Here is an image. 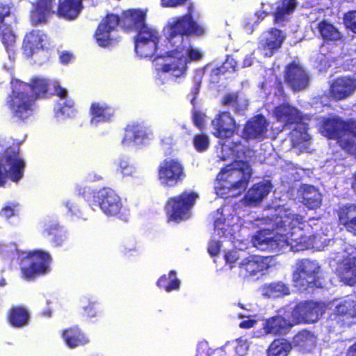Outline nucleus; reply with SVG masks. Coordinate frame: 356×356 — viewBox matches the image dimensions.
<instances>
[{
  "label": "nucleus",
  "mask_w": 356,
  "mask_h": 356,
  "mask_svg": "<svg viewBox=\"0 0 356 356\" xmlns=\"http://www.w3.org/2000/svg\"><path fill=\"white\" fill-rule=\"evenodd\" d=\"M276 214L267 217L266 222L270 228L257 232L253 243L258 249L264 251L279 252L291 246L296 251L318 248L320 237L314 234L307 236L302 229L305 217L289 209H279Z\"/></svg>",
  "instance_id": "obj_1"
},
{
  "label": "nucleus",
  "mask_w": 356,
  "mask_h": 356,
  "mask_svg": "<svg viewBox=\"0 0 356 356\" xmlns=\"http://www.w3.org/2000/svg\"><path fill=\"white\" fill-rule=\"evenodd\" d=\"M165 38L171 49L166 54L175 60L162 65L161 71L179 78L187 71V61H199L202 54L197 49L190 46L191 37L200 38L206 34L205 27L194 19L192 13L174 17L165 26Z\"/></svg>",
  "instance_id": "obj_2"
},
{
  "label": "nucleus",
  "mask_w": 356,
  "mask_h": 356,
  "mask_svg": "<svg viewBox=\"0 0 356 356\" xmlns=\"http://www.w3.org/2000/svg\"><path fill=\"white\" fill-rule=\"evenodd\" d=\"M49 86L50 81L41 77H33L30 83L15 81L6 101L11 118L19 123L26 122L35 113L36 100L51 95Z\"/></svg>",
  "instance_id": "obj_3"
},
{
  "label": "nucleus",
  "mask_w": 356,
  "mask_h": 356,
  "mask_svg": "<svg viewBox=\"0 0 356 356\" xmlns=\"http://www.w3.org/2000/svg\"><path fill=\"white\" fill-rule=\"evenodd\" d=\"M147 11L142 9H128L122 13L121 17L116 14L108 13L99 24L94 37L102 47H108L112 40L111 32L121 23L127 31H136L144 27L146 24Z\"/></svg>",
  "instance_id": "obj_4"
},
{
  "label": "nucleus",
  "mask_w": 356,
  "mask_h": 356,
  "mask_svg": "<svg viewBox=\"0 0 356 356\" xmlns=\"http://www.w3.org/2000/svg\"><path fill=\"white\" fill-rule=\"evenodd\" d=\"M198 198L199 194L190 190H184L177 195L169 197L164 205L168 222L179 223L188 220Z\"/></svg>",
  "instance_id": "obj_5"
},
{
  "label": "nucleus",
  "mask_w": 356,
  "mask_h": 356,
  "mask_svg": "<svg viewBox=\"0 0 356 356\" xmlns=\"http://www.w3.org/2000/svg\"><path fill=\"white\" fill-rule=\"evenodd\" d=\"M320 271L321 267L316 261L308 259L298 260L292 274L294 286L300 291L321 287Z\"/></svg>",
  "instance_id": "obj_6"
},
{
  "label": "nucleus",
  "mask_w": 356,
  "mask_h": 356,
  "mask_svg": "<svg viewBox=\"0 0 356 356\" xmlns=\"http://www.w3.org/2000/svg\"><path fill=\"white\" fill-rule=\"evenodd\" d=\"M347 120L338 116L330 117L322 121L321 130L329 139L336 140L339 145L347 153L356 156V143L353 139L345 138Z\"/></svg>",
  "instance_id": "obj_7"
},
{
  "label": "nucleus",
  "mask_w": 356,
  "mask_h": 356,
  "mask_svg": "<svg viewBox=\"0 0 356 356\" xmlns=\"http://www.w3.org/2000/svg\"><path fill=\"white\" fill-rule=\"evenodd\" d=\"M252 176V168L248 161L235 160L222 168L217 175L220 181H227L229 178H238L225 187L229 189H238V193L245 191Z\"/></svg>",
  "instance_id": "obj_8"
},
{
  "label": "nucleus",
  "mask_w": 356,
  "mask_h": 356,
  "mask_svg": "<svg viewBox=\"0 0 356 356\" xmlns=\"http://www.w3.org/2000/svg\"><path fill=\"white\" fill-rule=\"evenodd\" d=\"M186 177L184 165L178 158L167 157L157 167V179L164 187H175Z\"/></svg>",
  "instance_id": "obj_9"
},
{
  "label": "nucleus",
  "mask_w": 356,
  "mask_h": 356,
  "mask_svg": "<svg viewBox=\"0 0 356 356\" xmlns=\"http://www.w3.org/2000/svg\"><path fill=\"white\" fill-rule=\"evenodd\" d=\"M24 261L26 264L21 266L22 276L24 280L31 281L49 270L51 257L47 252L36 250L29 252Z\"/></svg>",
  "instance_id": "obj_10"
},
{
  "label": "nucleus",
  "mask_w": 356,
  "mask_h": 356,
  "mask_svg": "<svg viewBox=\"0 0 356 356\" xmlns=\"http://www.w3.org/2000/svg\"><path fill=\"white\" fill-rule=\"evenodd\" d=\"M135 32L134 49L136 54L140 58H158L159 56L156 55L159 42L158 32L147 24Z\"/></svg>",
  "instance_id": "obj_11"
},
{
  "label": "nucleus",
  "mask_w": 356,
  "mask_h": 356,
  "mask_svg": "<svg viewBox=\"0 0 356 356\" xmlns=\"http://www.w3.org/2000/svg\"><path fill=\"white\" fill-rule=\"evenodd\" d=\"M17 22V17L10 3H0V40L7 52L14 50L16 35L12 25Z\"/></svg>",
  "instance_id": "obj_12"
},
{
  "label": "nucleus",
  "mask_w": 356,
  "mask_h": 356,
  "mask_svg": "<svg viewBox=\"0 0 356 356\" xmlns=\"http://www.w3.org/2000/svg\"><path fill=\"white\" fill-rule=\"evenodd\" d=\"M1 161L8 166L7 174L13 182H18L24 174L26 163L19 155V148L17 146H9L3 151Z\"/></svg>",
  "instance_id": "obj_13"
},
{
  "label": "nucleus",
  "mask_w": 356,
  "mask_h": 356,
  "mask_svg": "<svg viewBox=\"0 0 356 356\" xmlns=\"http://www.w3.org/2000/svg\"><path fill=\"white\" fill-rule=\"evenodd\" d=\"M284 77L286 83L294 92L303 90L309 86V74L302 66L295 62L286 65Z\"/></svg>",
  "instance_id": "obj_14"
},
{
  "label": "nucleus",
  "mask_w": 356,
  "mask_h": 356,
  "mask_svg": "<svg viewBox=\"0 0 356 356\" xmlns=\"http://www.w3.org/2000/svg\"><path fill=\"white\" fill-rule=\"evenodd\" d=\"M213 135L220 139L232 138L238 131V125L229 111H220L211 121Z\"/></svg>",
  "instance_id": "obj_15"
},
{
  "label": "nucleus",
  "mask_w": 356,
  "mask_h": 356,
  "mask_svg": "<svg viewBox=\"0 0 356 356\" xmlns=\"http://www.w3.org/2000/svg\"><path fill=\"white\" fill-rule=\"evenodd\" d=\"M321 314V305L313 301H304L298 303L291 312V316L296 323L316 322Z\"/></svg>",
  "instance_id": "obj_16"
},
{
  "label": "nucleus",
  "mask_w": 356,
  "mask_h": 356,
  "mask_svg": "<svg viewBox=\"0 0 356 356\" xmlns=\"http://www.w3.org/2000/svg\"><path fill=\"white\" fill-rule=\"evenodd\" d=\"M98 203L102 211L107 216H115L120 213L122 202L120 197L111 188H103L97 193Z\"/></svg>",
  "instance_id": "obj_17"
},
{
  "label": "nucleus",
  "mask_w": 356,
  "mask_h": 356,
  "mask_svg": "<svg viewBox=\"0 0 356 356\" xmlns=\"http://www.w3.org/2000/svg\"><path fill=\"white\" fill-rule=\"evenodd\" d=\"M356 90V79L349 76L334 79L329 88L328 95L334 101H341L353 95Z\"/></svg>",
  "instance_id": "obj_18"
},
{
  "label": "nucleus",
  "mask_w": 356,
  "mask_h": 356,
  "mask_svg": "<svg viewBox=\"0 0 356 356\" xmlns=\"http://www.w3.org/2000/svg\"><path fill=\"white\" fill-rule=\"evenodd\" d=\"M338 275L347 284H356V248H351L337 267Z\"/></svg>",
  "instance_id": "obj_19"
},
{
  "label": "nucleus",
  "mask_w": 356,
  "mask_h": 356,
  "mask_svg": "<svg viewBox=\"0 0 356 356\" xmlns=\"http://www.w3.org/2000/svg\"><path fill=\"white\" fill-rule=\"evenodd\" d=\"M318 38L323 42V44H337L343 41V34L333 23L328 19L319 21L315 27Z\"/></svg>",
  "instance_id": "obj_20"
},
{
  "label": "nucleus",
  "mask_w": 356,
  "mask_h": 356,
  "mask_svg": "<svg viewBox=\"0 0 356 356\" xmlns=\"http://www.w3.org/2000/svg\"><path fill=\"white\" fill-rule=\"evenodd\" d=\"M268 123L262 114H258L244 124L243 129V137L245 140L262 139L265 137L268 131Z\"/></svg>",
  "instance_id": "obj_21"
},
{
  "label": "nucleus",
  "mask_w": 356,
  "mask_h": 356,
  "mask_svg": "<svg viewBox=\"0 0 356 356\" xmlns=\"http://www.w3.org/2000/svg\"><path fill=\"white\" fill-rule=\"evenodd\" d=\"M269 267L268 257L250 255L239 264L240 273L249 277L256 275L258 273L267 270Z\"/></svg>",
  "instance_id": "obj_22"
},
{
  "label": "nucleus",
  "mask_w": 356,
  "mask_h": 356,
  "mask_svg": "<svg viewBox=\"0 0 356 356\" xmlns=\"http://www.w3.org/2000/svg\"><path fill=\"white\" fill-rule=\"evenodd\" d=\"M284 39L282 31L271 28L264 33L259 42L260 48L265 51L266 56L270 57L281 47Z\"/></svg>",
  "instance_id": "obj_23"
},
{
  "label": "nucleus",
  "mask_w": 356,
  "mask_h": 356,
  "mask_svg": "<svg viewBox=\"0 0 356 356\" xmlns=\"http://www.w3.org/2000/svg\"><path fill=\"white\" fill-rule=\"evenodd\" d=\"M273 115L277 122L283 127L291 126L302 120L299 111L288 103H283L275 107Z\"/></svg>",
  "instance_id": "obj_24"
},
{
  "label": "nucleus",
  "mask_w": 356,
  "mask_h": 356,
  "mask_svg": "<svg viewBox=\"0 0 356 356\" xmlns=\"http://www.w3.org/2000/svg\"><path fill=\"white\" fill-rule=\"evenodd\" d=\"M113 106L101 102H93L89 108L91 124H99L111 122L115 115Z\"/></svg>",
  "instance_id": "obj_25"
},
{
  "label": "nucleus",
  "mask_w": 356,
  "mask_h": 356,
  "mask_svg": "<svg viewBox=\"0 0 356 356\" xmlns=\"http://www.w3.org/2000/svg\"><path fill=\"white\" fill-rule=\"evenodd\" d=\"M84 0H59L56 15L67 21L76 19L84 8Z\"/></svg>",
  "instance_id": "obj_26"
},
{
  "label": "nucleus",
  "mask_w": 356,
  "mask_h": 356,
  "mask_svg": "<svg viewBox=\"0 0 356 356\" xmlns=\"http://www.w3.org/2000/svg\"><path fill=\"white\" fill-rule=\"evenodd\" d=\"M298 197L300 202L310 210L316 209L321 205L322 195L313 185L302 184L298 191Z\"/></svg>",
  "instance_id": "obj_27"
},
{
  "label": "nucleus",
  "mask_w": 356,
  "mask_h": 356,
  "mask_svg": "<svg viewBox=\"0 0 356 356\" xmlns=\"http://www.w3.org/2000/svg\"><path fill=\"white\" fill-rule=\"evenodd\" d=\"M54 0H36L31 12V22L34 25L45 24L49 17L56 14Z\"/></svg>",
  "instance_id": "obj_28"
},
{
  "label": "nucleus",
  "mask_w": 356,
  "mask_h": 356,
  "mask_svg": "<svg viewBox=\"0 0 356 356\" xmlns=\"http://www.w3.org/2000/svg\"><path fill=\"white\" fill-rule=\"evenodd\" d=\"M338 222L347 232L356 236V204H346L337 211Z\"/></svg>",
  "instance_id": "obj_29"
},
{
  "label": "nucleus",
  "mask_w": 356,
  "mask_h": 356,
  "mask_svg": "<svg viewBox=\"0 0 356 356\" xmlns=\"http://www.w3.org/2000/svg\"><path fill=\"white\" fill-rule=\"evenodd\" d=\"M6 321L12 327H24L29 323L30 313L28 309L22 305H13L6 313Z\"/></svg>",
  "instance_id": "obj_30"
},
{
  "label": "nucleus",
  "mask_w": 356,
  "mask_h": 356,
  "mask_svg": "<svg viewBox=\"0 0 356 356\" xmlns=\"http://www.w3.org/2000/svg\"><path fill=\"white\" fill-rule=\"evenodd\" d=\"M61 337L70 348L85 346L90 341L88 336L77 325L64 329L61 332Z\"/></svg>",
  "instance_id": "obj_31"
},
{
  "label": "nucleus",
  "mask_w": 356,
  "mask_h": 356,
  "mask_svg": "<svg viewBox=\"0 0 356 356\" xmlns=\"http://www.w3.org/2000/svg\"><path fill=\"white\" fill-rule=\"evenodd\" d=\"M334 315L337 322H341V325H350L353 323L352 320L356 318V302L343 300L336 307Z\"/></svg>",
  "instance_id": "obj_32"
},
{
  "label": "nucleus",
  "mask_w": 356,
  "mask_h": 356,
  "mask_svg": "<svg viewBox=\"0 0 356 356\" xmlns=\"http://www.w3.org/2000/svg\"><path fill=\"white\" fill-rule=\"evenodd\" d=\"M124 136L122 140L124 145H129L131 143H141L147 138V133L145 127L138 122H132L126 126Z\"/></svg>",
  "instance_id": "obj_33"
},
{
  "label": "nucleus",
  "mask_w": 356,
  "mask_h": 356,
  "mask_svg": "<svg viewBox=\"0 0 356 356\" xmlns=\"http://www.w3.org/2000/svg\"><path fill=\"white\" fill-rule=\"evenodd\" d=\"M292 326L286 319L281 316H275L266 321L264 329L267 334L284 335Z\"/></svg>",
  "instance_id": "obj_34"
},
{
  "label": "nucleus",
  "mask_w": 356,
  "mask_h": 356,
  "mask_svg": "<svg viewBox=\"0 0 356 356\" xmlns=\"http://www.w3.org/2000/svg\"><path fill=\"white\" fill-rule=\"evenodd\" d=\"M43 38L41 31L33 30L25 35L22 48L24 54L32 56L35 49L42 47Z\"/></svg>",
  "instance_id": "obj_35"
},
{
  "label": "nucleus",
  "mask_w": 356,
  "mask_h": 356,
  "mask_svg": "<svg viewBox=\"0 0 356 356\" xmlns=\"http://www.w3.org/2000/svg\"><path fill=\"white\" fill-rule=\"evenodd\" d=\"M297 6L295 0H282L273 13L274 22L281 23L285 20V17L292 14Z\"/></svg>",
  "instance_id": "obj_36"
},
{
  "label": "nucleus",
  "mask_w": 356,
  "mask_h": 356,
  "mask_svg": "<svg viewBox=\"0 0 356 356\" xmlns=\"http://www.w3.org/2000/svg\"><path fill=\"white\" fill-rule=\"evenodd\" d=\"M156 286L166 292L178 290L180 286V281L177 277L176 271L171 270L168 275H161L156 282Z\"/></svg>",
  "instance_id": "obj_37"
},
{
  "label": "nucleus",
  "mask_w": 356,
  "mask_h": 356,
  "mask_svg": "<svg viewBox=\"0 0 356 356\" xmlns=\"http://www.w3.org/2000/svg\"><path fill=\"white\" fill-rule=\"evenodd\" d=\"M291 349L292 345L288 340L276 339L270 344L267 356H287Z\"/></svg>",
  "instance_id": "obj_38"
},
{
  "label": "nucleus",
  "mask_w": 356,
  "mask_h": 356,
  "mask_svg": "<svg viewBox=\"0 0 356 356\" xmlns=\"http://www.w3.org/2000/svg\"><path fill=\"white\" fill-rule=\"evenodd\" d=\"M270 192V186L267 184L259 182L254 184L248 191L245 196L251 204L259 202Z\"/></svg>",
  "instance_id": "obj_39"
},
{
  "label": "nucleus",
  "mask_w": 356,
  "mask_h": 356,
  "mask_svg": "<svg viewBox=\"0 0 356 356\" xmlns=\"http://www.w3.org/2000/svg\"><path fill=\"white\" fill-rule=\"evenodd\" d=\"M45 236L49 237L51 242L55 246L62 245L66 240L65 232L58 225H48L44 230Z\"/></svg>",
  "instance_id": "obj_40"
},
{
  "label": "nucleus",
  "mask_w": 356,
  "mask_h": 356,
  "mask_svg": "<svg viewBox=\"0 0 356 356\" xmlns=\"http://www.w3.org/2000/svg\"><path fill=\"white\" fill-rule=\"evenodd\" d=\"M264 295L268 298H279L289 294V286L282 282H272L264 289Z\"/></svg>",
  "instance_id": "obj_41"
},
{
  "label": "nucleus",
  "mask_w": 356,
  "mask_h": 356,
  "mask_svg": "<svg viewBox=\"0 0 356 356\" xmlns=\"http://www.w3.org/2000/svg\"><path fill=\"white\" fill-rule=\"evenodd\" d=\"M293 342L296 346L305 348L314 343V337L310 332L302 330L294 336Z\"/></svg>",
  "instance_id": "obj_42"
},
{
  "label": "nucleus",
  "mask_w": 356,
  "mask_h": 356,
  "mask_svg": "<svg viewBox=\"0 0 356 356\" xmlns=\"http://www.w3.org/2000/svg\"><path fill=\"white\" fill-rule=\"evenodd\" d=\"M237 70V62L230 55H227L222 65L216 67L214 71L216 75H222L226 73H233Z\"/></svg>",
  "instance_id": "obj_43"
},
{
  "label": "nucleus",
  "mask_w": 356,
  "mask_h": 356,
  "mask_svg": "<svg viewBox=\"0 0 356 356\" xmlns=\"http://www.w3.org/2000/svg\"><path fill=\"white\" fill-rule=\"evenodd\" d=\"M58 106V112L66 118L73 117L76 111L74 100L69 97L62 99Z\"/></svg>",
  "instance_id": "obj_44"
},
{
  "label": "nucleus",
  "mask_w": 356,
  "mask_h": 356,
  "mask_svg": "<svg viewBox=\"0 0 356 356\" xmlns=\"http://www.w3.org/2000/svg\"><path fill=\"white\" fill-rule=\"evenodd\" d=\"M193 144L197 152H203L209 147V138L205 134H197L193 138Z\"/></svg>",
  "instance_id": "obj_45"
},
{
  "label": "nucleus",
  "mask_w": 356,
  "mask_h": 356,
  "mask_svg": "<svg viewBox=\"0 0 356 356\" xmlns=\"http://www.w3.org/2000/svg\"><path fill=\"white\" fill-rule=\"evenodd\" d=\"M118 170L124 176H133L136 172L135 166L125 159H120L118 161Z\"/></svg>",
  "instance_id": "obj_46"
},
{
  "label": "nucleus",
  "mask_w": 356,
  "mask_h": 356,
  "mask_svg": "<svg viewBox=\"0 0 356 356\" xmlns=\"http://www.w3.org/2000/svg\"><path fill=\"white\" fill-rule=\"evenodd\" d=\"M343 20L346 27L356 33V10H350L345 13Z\"/></svg>",
  "instance_id": "obj_47"
},
{
  "label": "nucleus",
  "mask_w": 356,
  "mask_h": 356,
  "mask_svg": "<svg viewBox=\"0 0 356 356\" xmlns=\"http://www.w3.org/2000/svg\"><path fill=\"white\" fill-rule=\"evenodd\" d=\"M307 136L305 131L301 132L296 128L293 129L290 133L291 142L296 146L300 145L307 141L308 140Z\"/></svg>",
  "instance_id": "obj_48"
},
{
  "label": "nucleus",
  "mask_w": 356,
  "mask_h": 356,
  "mask_svg": "<svg viewBox=\"0 0 356 356\" xmlns=\"http://www.w3.org/2000/svg\"><path fill=\"white\" fill-rule=\"evenodd\" d=\"M248 106V102L246 99H237L236 102L234 104L233 108L236 114L243 115Z\"/></svg>",
  "instance_id": "obj_49"
},
{
  "label": "nucleus",
  "mask_w": 356,
  "mask_h": 356,
  "mask_svg": "<svg viewBox=\"0 0 356 356\" xmlns=\"http://www.w3.org/2000/svg\"><path fill=\"white\" fill-rule=\"evenodd\" d=\"M238 98L237 92H232L225 94L221 99V104L224 106H234Z\"/></svg>",
  "instance_id": "obj_50"
},
{
  "label": "nucleus",
  "mask_w": 356,
  "mask_h": 356,
  "mask_svg": "<svg viewBox=\"0 0 356 356\" xmlns=\"http://www.w3.org/2000/svg\"><path fill=\"white\" fill-rule=\"evenodd\" d=\"M18 207V204L9 203L3 207L1 210V215L8 219L15 215V209Z\"/></svg>",
  "instance_id": "obj_51"
},
{
  "label": "nucleus",
  "mask_w": 356,
  "mask_h": 356,
  "mask_svg": "<svg viewBox=\"0 0 356 356\" xmlns=\"http://www.w3.org/2000/svg\"><path fill=\"white\" fill-rule=\"evenodd\" d=\"M95 305L96 302H89L88 305L83 307V315L86 318H92L97 315L98 311Z\"/></svg>",
  "instance_id": "obj_52"
},
{
  "label": "nucleus",
  "mask_w": 356,
  "mask_h": 356,
  "mask_svg": "<svg viewBox=\"0 0 356 356\" xmlns=\"http://www.w3.org/2000/svg\"><path fill=\"white\" fill-rule=\"evenodd\" d=\"M221 248V242L219 241H211L209 242L208 245V252L211 256L217 255Z\"/></svg>",
  "instance_id": "obj_53"
},
{
  "label": "nucleus",
  "mask_w": 356,
  "mask_h": 356,
  "mask_svg": "<svg viewBox=\"0 0 356 356\" xmlns=\"http://www.w3.org/2000/svg\"><path fill=\"white\" fill-rule=\"evenodd\" d=\"M193 121L194 124L200 130L204 127V118L200 111L194 112L193 115Z\"/></svg>",
  "instance_id": "obj_54"
},
{
  "label": "nucleus",
  "mask_w": 356,
  "mask_h": 356,
  "mask_svg": "<svg viewBox=\"0 0 356 356\" xmlns=\"http://www.w3.org/2000/svg\"><path fill=\"white\" fill-rule=\"evenodd\" d=\"M54 95L60 97L61 99L68 97L67 90L60 86L57 82L54 83Z\"/></svg>",
  "instance_id": "obj_55"
},
{
  "label": "nucleus",
  "mask_w": 356,
  "mask_h": 356,
  "mask_svg": "<svg viewBox=\"0 0 356 356\" xmlns=\"http://www.w3.org/2000/svg\"><path fill=\"white\" fill-rule=\"evenodd\" d=\"M346 135H351L356 138V119L347 120Z\"/></svg>",
  "instance_id": "obj_56"
},
{
  "label": "nucleus",
  "mask_w": 356,
  "mask_h": 356,
  "mask_svg": "<svg viewBox=\"0 0 356 356\" xmlns=\"http://www.w3.org/2000/svg\"><path fill=\"white\" fill-rule=\"evenodd\" d=\"M200 86H201V81L199 80H197L193 86V88L191 90V94L193 95V98L191 99V103L193 104H195V101L197 98V96L198 95V94L200 92Z\"/></svg>",
  "instance_id": "obj_57"
},
{
  "label": "nucleus",
  "mask_w": 356,
  "mask_h": 356,
  "mask_svg": "<svg viewBox=\"0 0 356 356\" xmlns=\"http://www.w3.org/2000/svg\"><path fill=\"white\" fill-rule=\"evenodd\" d=\"M225 258L226 263L229 264L230 268H232V265L234 264L238 260L236 252H227L225 255Z\"/></svg>",
  "instance_id": "obj_58"
},
{
  "label": "nucleus",
  "mask_w": 356,
  "mask_h": 356,
  "mask_svg": "<svg viewBox=\"0 0 356 356\" xmlns=\"http://www.w3.org/2000/svg\"><path fill=\"white\" fill-rule=\"evenodd\" d=\"M7 177H8L7 170L4 168L3 164L0 162V187L5 185L6 183Z\"/></svg>",
  "instance_id": "obj_59"
},
{
  "label": "nucleus",
  "mask_w": 356,
  "mask_h": 356,
  "mask_svg": "<svg viewBox=\"0 0 356 356\" xmlns=\"http://www.w3.org/2000/svg\"><path fill=\"white\" fill-rule=\"evenodd\" d=\"M256 324V321L253 319H248L242 321L239 323V327L243 329H250L254 327V325Z\"/></svg>",
  "instance_id": "obj_60"
},
{
  "label": "nucleus",
  "mask_w": 356,
  "mask_h": 356,
  "mask_svg": "<svg viewBox=\"0 0 356 356\" xmlns=\"http://www.w3.org/2000/svg\"><path fill=\"white\" fill-rule=\"evenodd\" d=\"M72 58V54L67 51L62 52L60 55V60L63 64L69 63Z\"/></svg>",
  "instance_id": "obj_61"
},
{
  "label": "nucleus",
  "mask_w": 356,
  "mask_h": 356,
  "mask_svg": "<svg viewBox=\"0 0 356 356\" xmlns=\"http://www.w3.org/2000/svg\"><path fill=\"white\" fill-rule=\"evenodd\" d=\"M274 86L277 90V91L280 95H284V86L280 79H277L275 80Z\"/></svg>",
  "instance_id": "obj_62"
},
{
  "label": "nucleus",
  "mask_w": 356,
  "mask_h": 356,
  "mask_svg": "<svg viewBox=\"0 0 356 356\" xmlns=\"http://www.w3.org/2000/svg\"><path fill=\"white\" fill-rule=\"evenodd\" d=\"M346 356H356V341L349 347Z\"/></svg>",
  "instance_id": "obj_63"
},
{
  "label": "nucleus",
  "mask_w": 356,
  "mask_h": 356,
  "mask_svg": "<svg viewBox=\"0 0 356 356\" xmlns=\"http://www.w3.org/2000/svg\"><path fill=\"white\" fill-rule=\"evenodd\" d=\"M225 222V218L224 217H220V218H216L213 220V226L215 228H220V227L222 225H224Z\"/></svg>",
  "instance_id": "obj_64"
}]
</instances>
